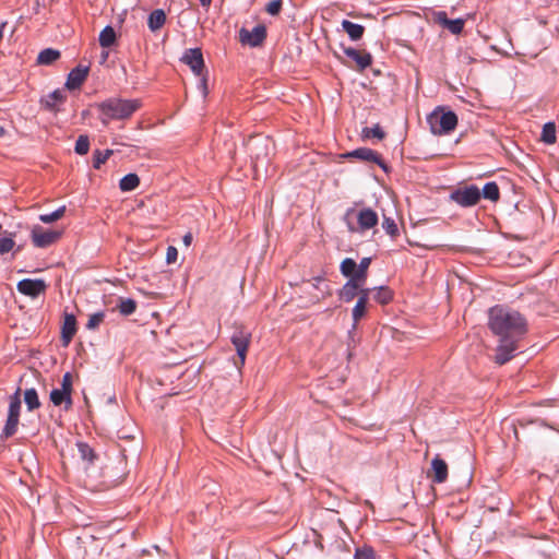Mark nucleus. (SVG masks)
Segmentation results:
<instances>
[{
	"instance_id": "32",
	"label": "nucleus",
	"mask_w": 559,
	"mask_h": 559,
	"mask_svg": "<svg viewBox=\"0 0 559 559\" xmlns=\"http://www.w3.org/2000/svg\"><path fill=\"white\" fill-rule=\"evenodd\" d=\"M78 450L83 461H86L90 464L95 461V451L86 442H78Z\"/></svg>"
},
{
	"instance_id": "40",
	"label": "nucleus",
	"mask_w": 559,
	"mask_h": 559,
	"mask_svg": "<svg viewBox=\"0 0 559 559\" xmlns=\"http://www.w3.org/2000/svg\"><path fill=\"white\" fill-rule=\"evenodd\" d=\"M13 236L14 234H10V237L0 238V255L10 252L14 248L15 241Z\"/></svg>"
},
{
	"instance_id": "36",
	"label": "nucleus",
	"mask_w": 559,
	"mask_h": 559,
	"mask_svg": "<svg viewBox=\"0 0 559 559\" xmlns=\"http://www.w3.org/2000/svg\"><path fill=\"white\" fill-rule=\"evenodd\" d=\"M90 151V138L86 134H81L76 139L74 152L78 155H85Z\"/></svg>"
},
{
	"instance_id": "24",
	"label": "nucleus",
	"mask_w": 559,
	"mask_h": 559,
	"mask_svg": "<svg viewBox=\"0 0 559 559\" xmlns=\"http://www.w3.org/2000/svg\"><path fill=\"white\" fill-rule=\"evenodd\" d=\"M60 58V51L52 48L43 49L37 57V63L49 66Z\"/></svg>"
},
{
	"instance_id": "29",
	"label": "nucleus",
	"mask_w": 559,
	"mask_h": 559,
	"mask_svg": "<svg viewBox=\"0 0 559 559\" xmlns=\"http://www.w3.org/2000/svg\"><path fill=\"white\" fill-rule=\"evenodd\" d=\"M484 199L496 202L500 198L499 187L495 181H489L485 183L483 190L480 191Z\"/></svg>"
},
{
	"instance_id": "37",
	"label": "nucleus",
	"mask_w": 559,
	"mask_h": 559,
	"mask_svg": "<svg viewBox=\"0 0 559 559\" xmlns=\"http://www.w3.org/2000/svg\"><path fill=\"white\" fill-rule=\"evenodd\" d=\"M361 134L366 139L377 138L378 140H382L385 136V132L379 124L364 128Z\"/></svg>"
},
{
	"instance_id": "2",
	"label": "nucleus",
	"mask_w": 559,
	"mask_h": 559,
	"mask_svg": "<svg viewBox=\"0 0 559 559\" xmlns=\"http://www.w3.org/2000/svg\"><path fill=\"white\" fill-rule=\"evenodd\" d=\"M141 107L142 102L138 98L110 97L96 104L98 118L104 126H108L114 120H127Z\"/></svg>"
},
{
	"instance_id": "15",
	"label": "nucleus",
	"mask_w": 559,
	"mask_h": 559,
	"mask_svg": "<svg viewBox=\"0 0 559 559\" xmlns=\"http://www.w3.org/2000/svg\"><path fill=\"white\" fill-rule=\"evenodd\" d=\"M436 21L441 26L449 29L453 35H459L463 31L465 24V21L461 17L454 20L448 19V15L444 11H439L436 13Z\"/></svg>"
},
{
	"instance_id": "27",
	"label": "nucleus",
	"mask_w": 559,
	"mask_h": 559,
	"mask_svg": "<svg viewBox=\"0 0 559 559\" xmlns=\"http://www.w3.org/2000/svg\"><path fill=\"white\" fill-rule=\"evenodd\" d=\"M540 139L545 144L550 145L556 143L557 135L555 122L548 121L543 126Z\"/></svg>"
},
{
	"instance_id": "9",
	"label": "nucleus",
	"mask_w": 559,
	"mask_h": 559,
	"mask_svg": "<svg viewBox=\"0 0 559 559\" xmlns=\"http://www.w3.org/2000/svg\"><path fill=\"white\" fill-rule=\"evenodd\" d=\"M61 236V231L57 230H45L40 226H35L32 229V241L37 248H47L56 242Z\"/></svg>"
},
{
	"instance_id": "20",
	"label": "nucleus",
	"mask_w": 559,
	"mask_h": 559,
	"mask_svg": "<svg viewBox=\"0 0 559 559\" xmlns=\"http://www.w3.org/2000/svg\"><path fill=\"white\" fill-rule=\"evenodd\" d=\"M49 397L55 406H61L62 404H64L66 411L70 409L73 404L72 396L60 389L51 390Z\"/></svg>"
},
{
	"instance_id": "31",
	"label": "nucleus",
	"mask_w": 559,
	"mask_h": 559,
	"mask_svg": "<svg viewBox=\"0 0 559 559\" xmlns=\"http://www.w3.org/2000/svg\"><path fill=\"white\" fill-rule=\"evenodd\" d=\"M374 290L373 299L381 305L389 304L393 298L392 290L388 286H379Z\"/></svg>"
},
{
	"instance_id": "30",
	"label": "nucleus",
	"mask_w": 559,
	"mask_h": 559,
	"mask_svg": "<svg viewBox=\"0 0 559 559\" xmlns=\"http://www.w3.org/2000/svg\"><path fill=\"white\" fill-rule=\"evenodd\" d=\"M24 402L29 412L40 407V401H39L38 393H37L36 389L31 388V389L25 390Z\"/></svg>"
},
{
	"instance_id": "22",
	"label": "nucleus",
	"mask_w": 559,
	"mask_h": 559,
	"mask_svg": "<svg viewBox=\"0 0 559 559\" xmlns=\"http://www.w3.org/2000/svg\"><path fill=\"white\" fill-rule=\"evenodd\" d=\"M166 14L164 10L156 9L152 11L147 17V26L152 32H156L164 26Z\"/></svg>"
},
{
	"instance_id": "39",
	"label": "nucleus",
	"mask_w": 559,
	"mask_h": 559,
	"mask_svg": "<svg viewBox=\"0 0 559 559\" xmlns=\"http://www.w3.org/2000/svg\"><path fill=\"white\" fill-rule=\"evenodd\" d=\"M367 309V304H364L362 300H357L356 305L353 308L352 316L354 320L353 329H356L358 321L365 316Z\"/></svg>"
},
{
	"instance_id": "7",
	"label": "nucleus",
	"mask_w": 559,
	"mask_h": 559,
	"mask_svg": "<svg viewBox=\"0 0 559 559\" xmlns=\"http://www.w3.org/2000/svg\"><path fill=\"white\" fill-rule=\"evenodd\" d=\"M251 333L242 325H236L230 336V341L235 346L240 365H245L247 350L250 344Z\"/></svg>"
},
{
	"instance_id": "1",
	"label": "nucleus",
	"mask_w": 559,
	"mask_h": 559,
	"mask_svg": "<svg viewBox=\"0 0 559 559\" xmlns=\"http://www.w3.org/2000/svg\"><path fill=\"white\" fill-rule=\"evenodd\" d=\"M488 328L498 337L495 361L504 365L519 352V343L528 332L526 318L510 307L496 305L488 310Z\"/></svg>"
},
{
	"instance_id": "11",
	"label": "nucleus",
	"mask_w": 559,
	"mask_h": 559,
	"mask_svg": "<svg viewBox=\"0 0 559 559\" xmlns=\"http://www.w3.org/2000/svg\"><path fill=\"white\" fill-rule=\"evenodd\" d=\"M346 157L358 158L364 162L377 164L384 173L389 171L386 163L382 159L381 155L368 147H359L352 152H348Z\"/></svg>"
},
{
	"instance_id": "41",
	"label": "nucleus",
	"mask_w": 559,
	"mask_h": 559,
	"mask_svg": "<svg viewBox=\"0 0 559 559\" xmlns=\"http://www.w3.org/2000/svg\"><path fill=\"white\" fill-rule=\"evenodd\" d=\"M105 318L104 311H98L90 316L88 321L86 323V329L95 330L103 322Z\"/></svg>"
},
{
	"instance_id": "10",
	"label": "nucleus",
	"mask_w": 559,
	"mask_h": 559,
	"mask_svg": "<svg viewBox=\"0 0 559 559\" xmlns=\"http://www.w3.org/2000/svg\"><path fill=\"white\" fill-rule=\"evenodd\" d=\"M16 288L22 295L36 298L46 292L47 284L41 278H24L17 283Z\"/></svg>"
},
{
	"instance_id": "12",
	"label": "nucleus",
	"mask_w": 559,
	"mask_h": 559,
	"mask_svg": "<svg viewBox=\"0 0 559 559\" xmlns=\"http://www.w3.org/2000/svg\"><path fill=\"white\" fill-rule=\"evenodd\" d=\"M182 62L190 67L195 75H202L204 70V59L200 48L187 49L181 58Z\"/></svg>"
},
{
	"instance_id": "17",
	"label": "nucleus",
	"mask_w": 559,
	"mask_h": 559,
	"mask_svg": "<svg viewBox=\"0 0 559 559\" xmlns=\"http://www.w3.org/2000/svg\"><path fill=\"white\" fill-rule=\"evenodd\" d=\"M76 333V318L72 313H64L63 324L61 328V340L63 345H68Z\"/></svg>"
},
{
	"instance_id": "18",
	"label": "nucleus",
	"mask_w": 559,
	"mask_h": 559,
	"mask_svg": "<svg viewBox=\"0 0 559 559\" xmlns=\"http://www.w3.org/2000/svg\"><path fill=\"white\" fill-rule=\"evenodd\" d=\"M360 286H364V284L353 277L349 278L338 290L340 299L344 302H350L357 296Z\"/></svg>"
},
{
	"instance_id": "51",
	"label": "nucleus",
	"mask_w": 559,
	"mask_h": 559,
	"mask_svg": "<svg viewBox=\"0 0 559 559\" xmlns=\"http://www.w3.org/2000/svg\"><path fill=\"white\" fill-rule=\"evenodd\" d=\"M7 134V130L0 126V139L3 138Z\"/></svg>"
},
{
	"instance_id": "16",
	"label": "nucleus",
	"mask_w": 559,
	"mask_h": 559,
	"mask_svg": "<svg viewBox=\"0 0 559 559\" xmlns=\"http://www.w3.org/2000/svg\"><path fill=\"white\" fill-rule=\"evenodd\" d=\"M343 52L354 60L360 70H365L372 63V56L366 51H359L353 47H342Z\"/></svg>"
},
{
	"instance_id": "8",
	"label": "nucleus",
	"mask_w": 559,
	"mask_h": 559,
	"mask_svg": "<svg viewBox=\"0 0 559 559\" xmlns=\"http://www.w3.org/2000/svg\"><path fill=\"white\" fill-rule=\"evenodd\" d=\"M266 38V27L263 24L255 25L251 31L241 27L239 31V41L249 47L261 46Z\"/></svg>"
},
{
	"instance_id": "43",
	"label": "nucleus",
	"mask_w": 559,
	"mask_h": 559,
	"mask_svg": "<svg viewBox=\"0 0 559 559\" xmlns=\"http://www.w3.org/2000/svg\"><path fill=\"white\" fill-rule=\"evenodd\" d=\"M282 5H283L282 0H272L266 4L265 11L270 15H277L282 10Z\"/></svg>"
},
{
	"instance_id": "44",
	"label": "nucleus",
	"mask_w": 559,
	"mask_h": 559,
	"mask_svg": "<svg viewBox=\"0 0 559 559\" xmlns=\"http://www.w3.org/2000/svg\"><path fill=\"white\" fill-rule=\"evenodd\" d=\"M60 390L66 391L70 395L72 394V374L70 372L63 374Z\"/></svg>"
},
{
	"instance_id": "35",
	"label": "nucleus",
	"mask_w": 559,
	"mask_h": 559,
	"mask_svg": "<svg viewBox=\"0 0 559 559\" xmlns=\"http://www.w3.org/2000/svg\"><path fill=\"white\" fill-rule=\"evenodd\" d=\"M64 212H66V206L62 205L51 213L40 214L39 221L44 224H51V223L60 219L64 215Z\"/></svg>"
},
{
	"instance_id": "48",
	"label": "nucleus",
	"mask_w": 559,
	"mask_h": 559,
	"mask_svg": "<svg viewBox=\"0 0 559 559\" xmlns=\"http://www.w3.org/2000/svg\"><path fill=\"white\" fill-rule=\"evenodd\" d=\"M192 234L191 233H187L183 237H182V242L186 247H189L192 242Z\"/></svg>"
},
{
	"instance_id": "47",
	"label": "nucleus",
	"mask_w": 559,
	"mask_h": 559,
	"mask_svg": "<svg viewBox=\"0 0 559 559\" xmlns=\"http://www.w3.org/2000/svg\"><path fill=\"white\" fill-rule=\"evenodd\" d=\"M201 79L198 84V88L202 92V95L205 97L207 95V83L206 78L204 75H200Z\"/></svg>"
},
{
	"instance_id": "14",
	"label": "nucleus",
	"mask_w": 559,
	"mask_h": 559,
	"mask_svg": "<svg viewBox=\"0 0 559 559\" xmlns=\"http://www.w3.org/2000/svg\"><path fill=\"white\" fill-rule=\"evenodd\" d=\"M66 102V95L61 90H55L40 98V105L44 109L58 112L60 106Z\"/></svg>"
},
{
	"instance_id": "45",
	"label": "nucleus",
	"mask_w": 559,
	"mask_h": 559,
	"mask_svg": "<svg viewBox=\"0 0 559 559\" xmlns=\"http://www.w3.org/2000/svg\"><path fill=\"white\" fill-rule=\"evenodd\" d=\"M371 288H366L364 286H360V288L358 289V300H362L364 304H368V300L370 298V294H371Z\"/></svg>"
},
{
	"instance_id": "26",
	"label": "nucleus",
	"mask_w": 559,
	"mask_h": 559,
	"mask_svg": "<svg viewBox=\"0 0 559 559\" xmlns=\"http://www.w3.org/2000/svg\"><path fill=\"white\" fill-rule=\"evenodd\" d=\"M370 263H371L370 257L362 258L360 260V262L357 264L356 272H355L354 276H352V277L355 278L356 281L365 284V282L367 280L368 269L370 266Z\"/></svg>"
},
{
	"instance_id": "6",
	"label": "nucleus",
	"mask_w": 559,
	"mask_h": 559,
	"mask_svg": "<svg viewBox=\"0 0 559 559\" xmlns=\"http://www.w3.org/2000/svg\"><path fill=\"white\" fill-rule=\"evenodd\" d=\"M481 198L480 190L475 185L454 190L450 194V199L463 207L476 205Z\"/></svg>"
},
{
	"instance_id": "52",
	"label": "nucleus",
	"mask_w": 559,
	"mask_h": 559,
	"mask_svg": "<svg viewBox=\"0 0 559 559\" xmlns=\"http://www.w3.org/2000/svg\"><path fill=\"white\" fill-rule=\"evenodd\" d=\"M2 233V225L0 224V234Z\"/></svg>"
},
{
	"instance_id": "13",
	"label": "nucleus",
	"mask_w": 559,
	"mask_h": 559,
	"mask_svg": "<svg viewBox=\"0 0 559 559\" xmlns=\"http://www.w3.org/2000/svg\"><path fill=\"white\" fill-rule=\"evenodd\" d=\"M90 68L86 66L79 64L72 69L67 78L66 87L69 91H74L81 87L88 75Z\"/></svg>"
},
{
	"instance_id": "19",
	"label": "nucleus",
	"mask_w": 559,
	"mask_h": 559,
	"mask_svg": "<svg viewBox=\"0 0 559 559\" xmlns=\"http://www.w3.org/2000/svg\"><path fill=\"white\" fill-rule=\"evenodd\" d=\"M431 469H432V481L436 484H442L448 478V465L444 460L440 459L438 455L435 456L431 461Z\"/></svg>"
},
{
	"instance_id": "4",
	"label": "nucleus",
	"mask_w": 559,
	"mask_h": 559,
	"mask_svg": "<svg viewBox=\"0 0 559 559\" xmlns=\"http://www.w3.org/2000/svg\"><path fill=\"white\" fill-rule=\"evenodd\" d=\"M427 122L433 134H447L456 128L457 116L452 110L444 111L442 107H438L428 115Z\"/></svg>"
},
{
	"instance_id": "34",
	"label": "nucleus",
	"mask_w": 559,
	"mask_h": 559,
	"mask_svg": "<svg viewBox=\"0 0 559 559\" xmlns=\"http://www.w3.org/2000/svg\"><path fill=\"white\" fill-rule=\"evenodd\" d=\"M356 267H357V263L354 259L345 258L340 265V271L343 276H345L349 280V278H352V276H354V274L356 272Z\"/></svg>"
},
{
	"instance_id": "25",
	"label": "nucleus",
	"mask_w": 559,
	"mask_h": 559,
	"mask_svg": "<svg viewBox=\"0 0 559 559\" xmlns=\"http://www.w3.org/2000/svg\"><path fill=\"white\" fill-rule=\"evenodd\" d=\"M140 185V178L136 174L130 173L120 179L119 188L121 191L128 192L136 189Z\"/></svg>"
},
{
	"instance_id": "49",
	"label": "nucleus",
	"mask_w": 559,
	"mask_h": 559,
	"mask_svg": "<svg viewBox=\"0 0 559 559\" xmlns=\"http://www.w3.org/2000/svg\"><path fill=\"white\" fill-rule=\"evenodd\" d=\"M199 1H200V4L205 9H209L212 3V0H199Z\"/></svg>"
},
{
	"instance_id": "42",
	"label": "nucleus",
	"mask_w": 559,
	"mask_h": 559,
	"mask_svg": "<svg viewBox=\"0 0 559 559\" xmlns=\"http://www.w3.org/2000/svg\"><path fill=\"white\" fill-rule=\"evenodd\" d=\"M354 559H374V551L369 546L357 548L354 555Z\"/></svg>"
},
{
	"instance_id": "5",
	"label": "nucleus",
	"mask_w": 559,
	"mask_h": 559,
	"mask_svg": "<svg viewBox=\"0 0 559 559\" xmlns=\"http://www.w3.org/2000/svg\"><path fill=\"white\" fill-rule=\"evenodd\" d=\"M21 413V388L9 397L8 417L1 431V439H9L17 431Z\"/></svg>"
},
{
	"instance_id": "23",
	"label": "nucleus",
	"mask_w": 559,
	"mask_h": 559,
	"mask_svg": "<svg viewBox=\"0 0 559 559\" xmlns=\"http://www.w3.org/2000/svg\"><path fill=\"white\" fill-rule=\"evenodd\" d=\"M116 39H117L116 31L114 29V27L111 25L105 26L102 29L99 37H98L99 45L103 48L111 47L116 43Z\"/></svg>"
},
{
	"instance_id": "21",
	"label": "nucleus",
	"mask_w": 559,
	"mask_h": 559,
	"mask_svg": "<svg viewBox=\"0 0 559 559\" xmlns=\"http://www.w3.org/2000/svg\"><path fill=\"white\" fill-rule=\"evenodd\" d=\"M342 28H343V31H345L347 33L348 37L354 41L361 39V37L365 33V27L361 24L353 23L348 20L342 21Z\"/></svg>"
},
{
	"instance_id": "50",
	"label": "nucleus",
	"mask_w": 559,
	"mask_h": 559,
	"mask_svg": "<svg viewBox=\"0 0 559 559\" xmlns=\"http://www.w3.org/2000/svg\"><path fill=\"white\" fill-rule=\"evenodd\" d=\"M313 281H314L313 286H314L316 288H318V287H319V284H321V283L323 282V278H322V277H320V276H318V277H314V278H313Z\"/></svg>"
},
{
	"instance_id": "3",
	"label": "nucleus",
	"mask_w": 559,
	"mask_h": 559,
	"mask_svg": "<svg viewBox=\"0 0 559 559\" xmlns=\"http://www.w3.org/2000/svg\"><path fill=\"white\" fill-rule=\"evenodd\" d=\"M343 219L349 231L362 233L377 226L379 217L377 212L370 207L362 209L359 212H356L354 207H349L346 210Z\"/></svg>"
},
{
	"instance_id": "38",
	"label": "nucleus",
	"mask_w": 559,
	"mask_h": 559,
	"mask_svg": "<svg viewBox=\"0 0 559 559\" xmlns=\"http://www.w3.org/2000/svg\"><path fill=\"white\" fill-rule=\"evenodd\" d=\"M382 228L385 230L388 235L391 236V238H396L400 234L399 227L392 217H383Z\"/></svg>"
},
{
	"instance_id": "28",
	"label": "nucleus",
	"mask_w": 559,
	"mask_h": 559,
	"mask_svg": "<svg viewBox=\"0 0 559 559\" xmlns=\"http://www.w3.org/2000/svg\"><path fill=\"white\" fill-rule=\"evenodd\" d=\"M136 301L132 298H119V302L116 308L120 312V314L128 317L135 312L136 310Z\"/></svg>"
},
{
	"instance_id": "33",
	"label": "nucleus",
	"mask_w": 559,
	"mask_h": 559,
	"mask_svg": "<svg viewBox=\"0 0 559 559\" xmlns=\"http://www.w3.org/2000/svg\"><path fill=\"white\" fill-rule=\"evenodd\" d=\"M112 150H95L93 153V167L95 169H99L103 164H105L108 158L112 155Z\"/></svg>"
},
{
	"instance_id": "46",
	"label": "nucleus",
	"mask_w": 559,
	"mask_h": 559,
	"mask_svg": "<svg viewBox=\"0 0 559 559\" xmlns=\"http://www.w3.org/2000/svg\"><path fill=\"white\" fill-rule=\"evenodd\" d=\"M177 257H178L177 249L175 247H173V246H169L167 248V252H166V262L167 263H174V262H176Z\"/></svg>"
}]
</instances>
